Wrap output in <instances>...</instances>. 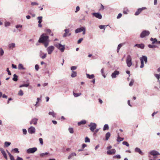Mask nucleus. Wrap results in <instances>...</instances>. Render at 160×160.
<instances>
[{
	"instance_id": "1",
	"label": "nucleus",
	"mask_w": 160,
	"mask_h": 160,
	"mask_svg": "<svg viewBox=\"0 0 160 160\" xmlns=\"http://www.w3.org/2000/svg\"><path fill=\"white\" fill-rule=\"evenodd\" d=\"M38 42L39 43H43L44 46L46 48L48 45L49 40V37L45 33L42 34L39 38Z\"/></svg>"
},
{
	"instance_id": "2",
	"label": "nucleus",
	"mask_w": 160,
	"mask_h": 160,
	"mask_svg": "<svg viewBox=\"0 0 160 160\" xmlns=\"http://www.w3.org/2000/svg\"><path fill=\"white\" fill-rule=\"evenodd\" d=\"M140 59L141 62V65L140 66V67L142 68L144 67V61L145 63H146L147 62V58L145 56H142L140 58Z\"/></svg>"
},
{
	"instance_id": "3",
	"label": "nucleus",
	"mask_w": 160,
	"mask_h": 160,
	"mask_svg": "<svg viewBox=\"0 0 160 160\" xmlns=\"http://www.w3.org/2000/svg\"><path fill=\"white\" fill-rule=\"evenodd\" d=\"M55 46L57 48L60 50V51L63 52L64 51L65 48V45H62L60 43H56L54 44Z\"/></svg>"
},
{
	"instance_id": "4",
	"label": "nucleus",
	"mask_w": 160,
	"mask_h": 160,
	"mask_svg": "<svg viewBox=\"0 0 160 160\" xmlns=\"http://www.w3.org/2000/svg\"><path fill=\"white\" fill-rule=\"evenodd\" d=\"M126 63L127 66L130 67L132 65V58L129 55H128L126 58Z\"/></svg>"
},
{
	"instance_id": "5",
	"label": "nucleus",
	"mask_w": 160,
	"mask_h": 160,
	"mask_svg": "<svg viewBox=\"0 0 160 160\" xmlns=\"http://www.w3.org/2000/svg\"><path fill=\"white\" fill-rule=\"evenodd\" d=\"M150 34V32L148 30H144L140 34V37L143 38L145 37L148 36Z\"/></svg>"
},
{
	"instance_id": "6",
	"label": "nucleus",
	"mask_w": 160,
	"mask_h": 160,
	"mask_svg": "<svg viewBox=\"0 0 160 160\" xmlns=\"http://www.w3.org/2000/svg\"><path fill=\"white\" fill-rule=\"evenodd\" d=\"M88 126L90 127V130L93 132L96 128L97 124L91 122Z\"/></svg>"
},
{
	"instance_id": "7",
	"label": "nucleus",
	"mask_w": 160,
	"mask_h": 160,
	"mask_svg": "<svg viewBox=\"0 0 160 160\" xmlns=\"http://www.w3.org/2000/svg\"><path fill=\"white\" fill-rule=\"evenodd\" d=\"M64 31L65 33H64L62 36L63 38L71 35V33L70 32V30L69 29H64Z\"/></svg>"
},
{
	"instance_id": "8",
	"label": "nucleus",
	"mask_w": 160,
	"mask_h": 160,
	"mask_svg": "<svg viewBox=\"0 0 160 160\" xmlns=\"http://www.w3.org/2000/svg\"><path fill=\"white\" fill-rule=\"evenodd\" d=\"M54 47L53 46H51L48 47L47 49V51L48 54H51L54 49Z\"/></svg>"
},
{
	"instance_id": "9",
	"label": "nucleus",
	"mask_w": 160,
	"mask_h": 160,
	"mask_svg": "<svg viewBox=\"0 0 160 160\" xmlns=\"http://www.w3.org/2000/svg\"><path fill=\"white\" fill-rule=\"evenodd\" d=\"M37 150V149L36 147L29 148L27 150V152L28 153H33L36 151Z\"/></svg>"
},
{
	"instance_id": "10",
	"label": "nucleus",
	"mask_w": 160,
	"mask_h": 160,
	"mask_svg": "<svg viewBox=\"0 0 160 160\" xmlns=\"http://www.w3.org/2000/svg\"><path fill=\"white\" fill-rule=\"evenodd\" d=\"M92 15L95 17L97 18H98L99 19H101L102 18V16L101 14L99 12H94L92 13Z\"/></svg>"
},
{
	"instance_id": "11",
	"label": "nucleus",
	"mask_w": 160,
	"mask_h": 160,
	"mask_svg": "<svg viewBox=\"0 0 160 160\" xmlns=\"http://www.w3.org/2000/svg\"><path fill=\"white\" fill-rule=\"evenodd\" d=\"M146 8L145 7H142V8L138 9L135 12V15L136 16L138 15L142 10L145 9Z\"/></svg>"
},
{
	"instance_id": "12",
	"label": "nucleus",
	"mask_w": 160,
	"mask_h": 160,
	"mask_svg": "<svg viewBox=\"0 0 160 160\" xmlns=\"http://www.w3.org/2000/svg\"><path fill=\"white\" fill-rule=\"evenodd\" d=\"M116 152V150L114 149H112L111 150H108L107 152V154L108 155H111L114 154Z\"/></svg>"
},
{
	"instance_id": "13",
	"label": "nucleus",
	"mask_w": 160,
	"mask_h": 160,
	"mask_svg": "<svg viewBox=\"0 0 160 160\" xmlns=\"http://www.w3.org/2000/svg\"><path fill=\"white\" fill-rule=\"evenodd\" d=\"M28 131L30 133L32 134L34 133L35 132V128L32 126L29 128Z\"/></svg>"
},
{
	"instance_id": "14",
	"label": "nucleus",
	"mask_w": 160,
	"mask_h": 160,
	"mask_svg": "<svg viewBox=\"0 0 160 160\" xmlns=\"http://www.w3.org/2000/svg\"><path fill=\"white\" fill-rule=\"evenodd\" d=\"M38 120V119L34 118H33L32 120L30 122V124H33L35 125H36L37 123V121Z\"/></svg>"
},
{
	"instance_id": "15",
	"label": "nucleus",
	"mask_w": 160,
	"mask_h": 160,
	"mask_svg": "<svg viewBox=\"0 0 160 160\" xmlns=\"http://www.w3.org/2000/svg\"><path fill=\"white\" fill-rule=\"evenodd\" d=\"M150 153L151 155L153 156H154L156 155H160V153L156 151H152L150 152Z\"/></svg>"
},
{
	"instance_id": "16",
	"label": "nucleus",
	"mask_w": 160,
	"mask_h": 160,
	"mask_svg": "<svg viewBox=\"0 0 160 160\" xmlns=\"http://www.w3.org/2000/svg\"><path fill=\"white\" fill-rule=\"evenodd\" d=\"M0 151H1V153H2V154L3 155V157H4V158L6 159H8V158L7 157V155L6 154V153L5 151L3 150V149L2 148H0Z\"/></svg>"
},
{
	"instance_id": "17",
	"label": "nucleus",
	"mask_w": 160,
	"mask_h": 160,
	"mask_svg": "<svg viewBox=\"0 0 160 160\" xmlns=\"http://www.w3.org/2000/svg\"><path fill=\"white\" fill-rule=\"evenodd\" d=\"M16 46V44L15 43H11L8 45V48L10 49H13L15 48Z\"/></svg>"
},
{
	"instance_id": "18",
	"label": "nucleus",
	"mask_w": 160,
	"mask_h": 160,
	"mask_svg": "<svg viewBox=\"0 0 160 160\" xmlns=\"http://www.w3.org/2000/svg\"><path fill=\"white\" fill-rule=\"evenodd\" d=\"M47 53H44L42 52L41 51L40 52V56L41 58L43 59L46 58L47 56Z\"/></svg>"
},
{
	"instance_id": "19",
	"label": "nucleus",
	"mask_w": 160,
	"mask_h": 160,
	"mask_svg": "<svg viewBox=\"0 0 160 160\" xmlns=\"http://www.w3.org/2000/svg\"><path fill=\"white\" fill-rule=\"evenodd\" d=\"M134 47H137L138 48L142 49L144 48V44L142 43L141 44H136L134 45Z\"/></svg>"
},
{
	"instance_id": "20",
	"label": "nucleus",
	"mask_w": 160,
	"mask_h": 160,
	"mask_svg": "<svg viewBox=\"0 0 160 160\" xmlns=\"http://www.w3.org/2000/svg\"><path fill=\"white\" fill-rule=\"evenodd\" d=\"M84 27H82L80 28H78L75 30V32L76 33L81 32L83 30Z\"/></svg>"
},
{
	"instance_id": "21",
	"label": "nucleus",
	"mask_w": 160,
	"mask_h": 160,
	"mask_svg": "<svg viewBox=\"0 0 160 160\" xmlns=\"http://www.w3.org/2000/svg\"><path fill=\"white\" fill-rule=\"evenodd\" d=\"M119 72L117 71H115L114 72H113L112 74V78H115L116 77V75H118L119 74Z\"/></svg>"
},
{
	"instance_id": "22",
	"label": "nucleus",
	"mask_w": 160,
	"mask_h": 160,
	"mask_svg": "<svg viewBox=\"0 0 160 160\" xmlns=\"http://www.w3.org/2000/svg\"><path fill=\"white\" fill-rule=\"evenodd\" d=\"M135 152L139 153L141 155H143V153L141 150L140 149L138 148H136L135 149Z\"/></svg>"
},
{
	"instance_id": "23",
	"label": "nucleus",
	"mask_w": 160,
	"mask_h": 160,
	"mask_svg": "<svg viewBox=\"0 0 160 160\" xmlns=\"http://www.w3.org/2000/svg\"><path fill=\"white\" fill-rule=\"evenodd\" d=\"M86 122V121L85 120H83L78 122V126H80L81 125L85 124Z\"/></svg>"
},
{
	"instance_id": "24",
	"label": "nucleus",
	"mask_w": 160,
	"mask_h": 160,
	"mask_svg": "<svg viewBox=\"0 0 160 160\" xmlns=\"http://www.w3.org/2000/svg\"><path fill=\"white\" fill-rule=\"evenodd\" d=\"M124 140L123 138H121L119 135V133L118 134V138H117V141L118 142H119L123 141Z\"/></svg>"
},
{
	"instance_id": "25",
	"label": "nucleus",
	"mask_w": 160,
	"mask_h": 160,
	"mask_svg": "<svg viewBox=\"0 0 160 160\" xmlns=\"http://www.w3.org/2000/svg\"><path fill=\"white\" fill-rule=\"evenodd\" d=\"M111 136L110 132H108L105 135V138L106 140H108Z\"/></svg>"
},
{
	"instance_id": "26",
	"label": "nucleus",
	"mask_w": 160,
	"mask_h": 160,
	"mask_svg": "<svg viewBox=\"0 0 160 160\" xmlns=\"http://www.w3.org/2000/svg\"><path fill=\"white\" fill-rule=\"evenodd\" d=\"M7 151L10 157V160H15L13 156L12 155L8 150H7Z\"/></svg>"
},
{
	"instance_id": "27",
	"label": "nucleus",
	"mask_w": 160,
	"mask_h": 160,
	"mask_svg": "<svg viewBox=\"0 0 160 160\" xmlns=\"http://www.w3.org/2000/svg\"><path fill=\"white\" fill-rule=\"evenodd\" d=\"M150 40L152 42V43L154 44L157 42V40L156 38H150Z\"/></svg>"
},
{
	"instance_id": "28",
	"label": "nucleus",
	"mask_w": 160,
	"mask_h": 160,
	"mask_svg": "<svg viewBox=\"0 0 160 160\" xmlns=\"http://www.w3.org/2000/svg\"><path fill=\"white\" fill-rule=\"evenodd\" d=\"M86 75L87 76V77L89 79H92L94 77V76L93 74H92L91 75H90L88 74L87 73Z\"/></svg>"
},
{
	"instance_id": "29",
	"label": "nucleus",
	"mask_w": 160,
	"mask_h": 160,
	"mask_svg": "<svg viewBox=\"0 0 160 160\" xmlns=\"http://www.w3.org/2000/svg\"><path fill=\"white\" fill-rule=\"evenodd\" d=\"M42 16H39L37 18V19L38 20V23H41L42 22Z\"/></svg>"
},
{
	"instance_id": "30",
	"label": "nucleus",
	"mask_w": 160,
	"mask_h": 160,
	"mask_svg": "<svg viewBox=\"0 0 160 160\" xmlns=\"http://www.w3.org/2000/svg\"><path fill=\"white\" fill-rule=\"evenodd\" d=\"M18 68L19 69H25L22 64H19L18 66Z\"/></svg>"
},
{
	"instance_id": "31",
	"label": "nucleus",
	"mask_w": 160,
	"mask_h": 160,
	"mask_svg": "<svg viewBox=\"0 0 160 160\" xmlns=\"http://www.w3.org/2000/svg\"><path fill=\"white\" fill-rule=\"evenodd\" d=\"M49 114L50 115H52L53 117H55L56 116V114L54 112H49Z\"/></svg>"
},
{
	"instance_id": "32",
	"label": "nucleus",
	"mask_w": 160,
	"mask_h": 160,
	"mask_svg": "<svg viewBox=\"0 0 160 160\" xmlns=\"http://www.w3.org/2000/svg\"><path fill=\"white\" fill-rule=\"evenodd\" d=\"M109 129V127L108 125L106 124L104 126L103 130L105 131L106 130H108Z\"/></svg>"
},
{
	"instance_id": "33",
	"label": "nucleus",
	"mask_w": 160,
	"mask_h": 160,
	"mask_svg": "<svg viewBox=\"0 0 160 160\" xmlns=\"http://www.w3.org/2000/svg\"><path fill=\"white\" fill-rule=\"evenodd\" d=\"M46 32L48 33V34H50L51 36H53V34L52 33L51 34V31L50 29H48L46 30Z\"/></svg>"
},
{
	"instance_id": "34",
	"label": "nucleus",
	"mask_w": 160,
	"mask_h": 160,
	"mask_svg": "<svg viewBox=\"0 0 160 160\" xmlns=\"http://www.w3.org/2000/svg\"><path fill=\"white\" fill-rule=\"evenodd\" d=\"M14 77L12 79L14 81H17L18 80V76L15 74H14L13 75Z\"/></svg>"
},
{
	"instance_id": "35",
	"label": "nucleus",
	"mask_w": 160,
	"mask_h": 160,
	"mask_svg": "<svg viewBox=\"0 0 160 160\" xmlns=\"http://www.w3.org/2000/svg\"><path fill=\"white\" fill-rule=\"evenodd\" d=\"M11 144V143L10 142H5L4 143L5 147H8Z\"/></svg>"
},
{
	"instance_id": "36",
	"label": "nucleus",
	"mask_w": 160,
	"mask_h": 160,
	"mask_svg": "<svg viewBox=\"0 0 160 160\" xmlns=\"http://www.w3.org/2000/svg\"><path fill=\"white\" fill-rule=\"evenodd\" d=\"M73 95H74V96L75 97H78V96H80L81 94V93H75L74 92H73Z\"/></svg>"
},
{
	"instance_id": "37",
	"label": "nucleus",
	"mask_w": 160,
	"mask_h": 160,
	"mask_svg": "<svg viewBox=\"0 0 160 160\" xmlns=\"http://www.w3.org/2000/svg\"><path fill=\"white\" fill-rule=\"evenodd\" d=\"M107 26L101 25H100L99 27L100 29H104L105 30Z\"/></svg>"
},
{
	"instance_id": "38",
	"label": "nucleus",
	"mask_w": 160,
	"mask_h": 160,
	"mask_svg": "<svg viewBox=\"0 0 160 160\" xmlns=\"http://www.w3.org/2000/svg\"><path fill=\"white\" fill-rule=\"evenodd\" d=\"M10 25V23L8 22H5V27H7L8 26H9Z\"/></svg>"
},
{
	"instance_id": "39",
	"label": "nucleus",
	"mask_w": 160,
	"mask_h": 160,
	"mask_svg": "<svg viewBox=\"0 0 160 160\" xmlns=\"http://www.w3.org/2000/svg\"><path fill=\"white\" fill-rule=\"evenodd\" d=\"M23 94V93L22 91L21 90H20L18 93V95L19 96H22Z\"/></svg>"
},
{
	"instance_id": "40",
	"label": "nucleus",
	"mask_w": 160,
	"mask_h": 160,
	"mask_svg": "<svg viewBox=\"0 0 160 160\" xmlns=\"http://www.w3.org/2000/svg\"><path fill=\"white\" fill-rule=\"evenodd\" d=\"M77 73L76 72H73L71 74V76L72 77H74L76 76Z\"/></svg>"
},
{
	"instance_id": "41",
	"label": "nucleus",
	"mask_w": 160,
	"mask_h": 160,
	"mask_svg": "<svg viewBox=\"0 0 160 160\" xmlns=\"http://www.w3.org/2000/svg\"><path fill=\"white\" fill-rule=\"evenodd\" d=\"M102 76H103L104 78H105L106 77V75H105V74L106 73V72H105L106 71H102Z\"/></svg>"
},
{
	"instance_id": "42",
	"label": "nucleus",
	"mask_w": 160,
	"mask_h": 160,
	"mask_svg": "<svg viewBox=\"0 0 160 160\" xmlns=\"http://www.w3.org/2000/svg\"><path fill=\"white\" fill-rule=\"evenodd\" d=\"M155 76L157 78V79L159 80L160 78V73L159 74H155Z\"/></svg>"
},
{
	"instance_id": "43",
	"label": "nucleus",
	"mask_w": 160,
	"mask_h": 160,
	"mask_svg": "<svg viewBox=\"0 0 160 160\" xmlns=\"http://www.w3.org/2000/svg\"><path fill=\"white\" fill-rule=\"evenodd\" d=\"M122 144L123 145H126L127 147H128L129 145L128 143L126 141H124L122 142Z\"/></svg>"
},
{
	"instance_id": "44",
	"label": "nucleus",
	"mask_w": 160,
	"mask_h": 160,
	"mask_svg": "<svg viewBox=\"0 0 160 160\" xmlns=\"http://www.w3.org/2000/svg\"><path fill=\"white\" fill-rule=\"evenodd\" d=\"M90 142V139L87 137L85 138V142Z\"/></svg>"
},
{
	"instance_id": "45",
	"label": "nucleus",
	"mask_w": 160,
	"mask_h": 160,
	"mask_svg": "<svg viewBox=\"0 0 160 160\" xmlns=\"http://www.w3.org/2000/svg\"><path fill=\"white\" fill-rule=\"evenodd\" d=\"M68 130L69 132L71 133H73V128H69L68 129Z\"/></svg>"
},
{
	"instance_id": "46",
	"label": "nucleus",
	"mask_w": 160,
	"mask_h": 160,
	"mask_svg": "<svg viewBox=\"0 0 160 160\" xmlns=\"http://www.w3.org/2000/svg\"><path fill=\"white\" fill-rule=\"evenodd\" d=\"M134 80H132L129 84V85L130 86H132V85H133V83H134Z\"/></svg>"
},
{
	"instance_id": "47",
	"label": "nucleus",
	"mask_w": 160,
	"mask_h": 160,
	"mask_svg": "<svg viewBox=\"0 0 160 160\" xmlns=\"http://www.w3.org/2000/svg\"><path fill=\"white\" fill-rule=\"evenodd\" d=\"M4 54V51L2 49H0V54L1 56H2Z\"/></svg>"
},
{
	"instance_id": "48",
	"label": "nucleus",
	"mask_w": 160,
	"mask_h": 160,
	"mask_svg": "<svg viewBox=\"0 0 160 160\" xmlns=\"http://www.w3.org/2000/svg\"><path fill=\"white\" fill-rule=\"evenodd\" d=\"M77 68L76 66H72L71 68V70H75Z\"/></svg>"
},
{
	"instance_id": "49",
	"label": "nucleus",
	"mask_w": 160,
	"mask_h": 160,
	"mask_svg": "<svg viewBox=\"0 0 160 160\" xmlns=\"http://www.w3.org/2000/svg\"><path fill=\"white\" fill-rule=\"evenodd\" d=\"M148 46L149 48H153L155 47H156V46L154 45H152L151 44H149L148 45Z\"/></svg>"
},
{
	"instance_id": "50",
	"label": "nucleus",
	"mask_w": 160,
	"mask_h": 160,
	"mask_svg": "<svg viewBox=\"0 0 160 160\" xmlns=\"http://www.w3.org/2000/svg\"><path fill=\"white\" fill-rule=\"evenodd\" d=\"M28 84H24L22 85H21L19 86V87L22 88V87H28Z\"/></svg>"
},
{
	"instance_id": "51",
	"label": "nucleus",
	"mask_w": 160,
	"mask_h": 160,
	"mask_svg": "<svg viewBox=\"0 0 160 160\" xmlns=\"http://www.w3.org/2000/svg\"><path fill=\"white\" fill-rule=\"evenodd\" d=\"M13 151H14L15 152L17 153H19V152L18 151V149L17 148H15L13 149Z\"/></svg>"
},
{
	"instance_id": "52",
	"label": "nucleus",
	"mask_w": 160,
	"mask_h": 160,
	"mask_svg": "<svg viewBox=\"0 0 160 160\" xmlns=\"http://www.w3.org/2000/svg\"><path fill=\"white\" fill-rule=\"evenodd\" d=\"M31 4L32 6L38 5V4L36 2H32Z\"/></svg>"
},
{
	"instance_id": "53",
	"label": "nucleus",
	"mask_w": 160,
	"mask_h": 160,
	"mask_svg": "<svg viewBox=\"0 0 160 160\" xmlns=\"http://www.w3.org/2000/svg\"><path fill=\"white\" fill-rule=\"evenodd\" d=\"M48 153L47 152H45V153H42L40 154V156L41 157H43L45 155H48Z\"/></svg>"
},
{
	"instance_id": "54",
	"label": "nucleus",
	"mask_w": 160,
	"mask_h": 160,
	"mask_svg": "<svg viewBox=\"0 0 160 160\" xmlns=\"http://www.w3.org/2000/svg\"><path fill=\"white\" fill-rule=\"evenodd\" d=\"M83 39V38H81L80 39H79L78 41V42H77V43L78 44H79L82 41Z\"/></svg>"
},
{
	"instance_id": "55",
	"label": "nucleus",
	"mask_w": 160,
	"mask_h": 160,
	"mask_svg": "<svg viewBox=\"0 0 160 160\" xmlns=\"http://www.w3.org/2000/svg\"><path fill=\"white\" fill-rule=\"evenodd\" d=\"M80 9V7L78 6H77L76 8V10L75 11V12H78L79 11Z\"/></svg>"
},
{
	"instance_id": "56",
	"label": "nucleus",
	"mask_w": 160,
	"mask_h": 160,
	"mask_svg": "<svg viewBox=\"0 0 160 160\" xmlns=\"http://www.w3.org/2000/svg\"><path fill=\"white\" fill-rule=\"evenodd\" d=\"M39 141L40 142V143L42 144V145L43 144V140L42 139V138H40L39 139Z\"/></svg>"
},
{
	"instance_id": "57",
	"label": "nucleus",
	"mask_w": 160,
	"mask_h": 160,
	"mask_svg": "<svg viewBox=\"0 0 160 160\" xmlns=\"http://www.w3.org/2000/svg\"><path fill=\"white\" fill-rule=\"evenodd\" d=\"M12 68L16 69L17 68V67L16 65H15L13 64H12Z\"/></svg>"
},
{
	"instance_id": "58",
	"label": "nucleus",
	"mask_w": 160,
	"mask_h": 160,
	"mask_svg": "<svg viewBox=\"0 0 160 160\" xmlns=\"http://www.w3.org/2000/svg\"><path fill=\"white\" fill-rule=\"evenodd\" d=\"M104 6L102 4H101V7L100 9V10L103 11L104 9Z\"/></svg>"
},
{
	"instance_id": "59",
	"label": "nucleus",
	"mask_w": 160,
	"mask_h": 160,
	"mask_svg": "<svg viewBox=\"0 0 160 160\" xmlns=\"http://www.w3.org/2000/svg\"><path fill=\"white\" fill-rule=\"evenodd\" d=\"M123 45V43L119 44L118 45L117 48L120 49V48H121V47Z\"/></svg>"
},
{
	"instance_id": "60",
	"label": "nucleus",
	"mask_w": 160,
	"mask_h": 160,
	"mask_svg": "<svg viewBox=\"0 0 160 160\" xmlns=\"http://www.w3.org/2000/svg\"><path fill=\"white\" fill-rule=\"evenodd\" d=\"M22 25H21L20 24L18 25H17L16 26V28H22Z\"/></svg>"
},
{
	"instance_id": "61",
	"label": "nucleus",
	"mask_w": 160,
	"mask_h": 160,
	"mask_svg": "<svg viewBox=\"0 0 160 160\" xmlns=\"http://www.w3.org/2000/svg\"><path fill=\"white\" fill-rule=\"evenodd\" d=\"M122 15L121 13H119L117 17V18L119 19L122 16Z\"/></svg>"
},
{
	"instance_id": "62",
	"label": "nucleus",
	"mask_w": 160,
	"mask_h": 160,
	"mask_svg": "<svg viewBox=\"0 0 160 160\" xmlns=\"http://www.w3.org/2000/svg\"><path fill=\"white\" fill-rule=\"evenodd\" d=\"M23 133L24 134H26L27 132V131L25 129H23L22 130Z\"/></svg>"
},
{
	"instance_id": "63",
	"label": "nucleus",
	"mask_w": 160,
	"mask_h": 160,
	"mask_svg": "<svg viewBox=\"0 0 160 160\" xmlns=\"http://www.w3.org/2000/svg\"><path fill=\"white\" fill-rule=\"evenodd\" d=\"M83 32L82 34L84 35L85 34L86 29L85 27L83 29V30L82 31Z\"/></svg>"
},
{
	"instance_id": "64",
	"label": "nucleus",
	"mask_w": 160,
	"mask_h": 160,
	"mask_svg": "<svg viewBox=\"0 0 160 160\" xmlns=\"http://www.w3.org/2000/svg\"><path fill=\"white\" fill-rule=\"evenodd\" d=\"M16 160H23V159L21 158H20L19 157H18Z\"/></svg>"
}]
</instances>
